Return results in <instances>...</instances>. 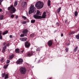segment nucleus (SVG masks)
I'll use <instances>...</instances> for the list:
<instances>
[{"label": "nucleus", "instance_id": "obj_1", "mask_svg": "<svg viewBox=\"0 0 79 79\" xmlns=\"http://www.w3.org/2000/svg\"><path fill=\"white\" fill-rule=\"evenodd\" d=\"M35 6L39 10L42 9L44 7V3L40 1H38L35 4Z\"/></svg>", "mask_w": 79, "mask_h": 79}, {"label": "nucleus", "instance_id": "obj_2", "mask_svg": "<svg viewBox=\"0 0 79 79\" xmlns=\"http://www.w3.org/2000/svg\"><path fill=\"white\" fill-rule=\"evenodd\" d=\"M10 9L11 10L10 11L11 14H13V13H15V12L16 11V10L15 9V7H13V5H12L10 7L8 8V10H10Z\"/></svg>", "mask_w": 79, "mask_h": 79}, {"label": "nucleus", "instance_id": "obj_3", "mask_svg": "<svg viewBox=\"0 0 79 79\" xmlns=\"http://www.w3.org/2000/svg\"><path fill=\"white\" fill-rule=\"evenodd\" d=\"M35 10V7H34V5H32L30 7V10L29 11L28 13L29 14H31Z\"/></svg>", "mask_w": 79, "mask_h": 79}, {"label": "nucleus", "instance_id": "obj_4", "mask_svg": "<svg viewBox=\"0 0 79 79\" xmlns=\"http://www.w3.org/2000/svg\"><path fill=\"white\" fill-rule=\"evenodd\" d=\"M20 71L22 74H25L26 73V69L24 67H22L20 68Z\"/></svg>", "mask_w": 79, "mask_h": 79}, {"label": "nucleus", "instance_id": "obj_5", "mask_svg": "<svg viewBox=\"0 0 79 79\" xmlns=\"http://www.w3.org/2000/svg\"><path fill=\"white\" fill-rule=\"evenodd\" d=\"M23 60L22 59H18L16 62V63L18 64H23Z\"/></svg>", "mask_w": 79, "mask_h": 79}, {"label": "nucleus", "instance_id": "obj_6", "mask_svg": "<svg viewBox=\"0 0 79 79\" xmlns=\"http://www.w3.org/2000/svg\"><path fill=\"white\" fill-rule=\"evenodd\" d=\"M31 45V43H30L29 42L27 41L25 43V46L26 48H29V47H30Z\"/></svg>", "mask_w": 79, "mask_h": 79}, {"label": "nucleus", "instance_id": "obj_7", "mask_svg": "<svg viewBox=\"0 0 79 79\" xmlns=\"http://www.w3.org/2000/svg\"><path fill=\"white\" fill-rule=\"evenodd\" d=\"M27 2H25L24 1H23L21 3L22 6V7H23V8H24V7H26V6H27Z\"/></svg>", "mask_w": 79, "mask_h": 79}, {"label": "nucleus", "instance_id": "obj_8", "mask_svg": "<svg viewBox=\"0 0 79 79\" xmlns=\"http://www.w3.org/2000/svg\"><path fill=\"white\" fill-rule=\"evenodd\" d=\"M33 16L35 19H40L41 18V16H39L37 14L34 15Z\"/></svg>", "mask_w": 79, "mask_h": 79}, {"label": "nucleus", "instance_id": "obj_9", "mask_svg": "<svg viewBox=\"0 0 79 79\" xmlns=\"http://www.w3.org/2000/svg\"><path fill=\"white\" fill-rule=\"evenodd\" d=\"M53 43V42L52 40H49L48 42V44L49 46H52V44Z\"/></svg>", "mask_w": 79, "mask_h": 79}, {"label": "nucleus", "instance_id": "obj_10", "mask_svg": "<svg viewBox=\"0 0 79 79\" xmlns=\"http://www.w3.org/2000/svg\"><path fill=\"white\" fill-rule=\"evenodd\" d=\"M27 38L26 37H24V38H21L19 39L22 42L26 41V40H27Z\"/></svg>", "mask_w": 79, "mask_h": 79}, {"label": "nucleus", "instance_id": "obj_11", "mask_svg": "<svg viewBox=\"0 0 79 79\" xmlns=\"http://www.w3.org/2000/svg\"><path fill=\"white\" fill-rule=\"evenodd\" d=\"M46 12H44L42 16H41V18L40 19H42V18H46Z\"/></svg>", "mask_w": 79, "mask_h": 79}, {"label": "nucleus", "instance_id": "obj_12", "mask_svg": "<svg viewBox=\"0 0 79 79\" xmlns=\"http://www.w3.org/2000/svg\"><path fill=\"white\" fill-rule=\"evenodd\" d=\"M28 32V30L27 29H25L22 31V33L23 34H27Z\"/></svg>", "mask_w": 79, "mask_h": 79}, {"label": "nucleus", "instance_id": "obj_13", "mask_svg": "<svg viewBox=\"0 0 79 79\" xmlns=\"http://www.w3.org/2000/svg\"><path fill=\"white\" fill-rule=\"evenodd\" d=\"M33 55V52H30L27 54V56H31Z\"/></svg>", "mask_w": 79, "mask_h": 79}, {"label": "nucleus", "instance_id": "obj_14", "mask_svg": "<svg viewBox=\"0 0 79 79\" xmlns=\"http://www.w3.org/2000/svg\"><path fill=\"white\" fill-rule=\"evenodd\" d=\"M14 57V55L12 54L11 55H10L9 56V60H11V59H13V58Z\"/></svg>", "mask_w": 79, "mask_h": 79}, {"label": "nucleus", "instance_id": "obj_15", "mask_svg": "<svg viewBox=\"0 0 79 79\" xmlns=\"http://www.w3.org/2000/svg\"><path fill=\"white\" fill-rule=\"evenodd\" d=\"M6 46H5L4 47H3V49L2 50V53H4L5 52V50H6Z\"/></svg>", "mask_w": 79, "mask_h": 79}, {"label": "nucleus", "instance_id": "obj_16", "mask_svg": "<svg viewBox=\"0 0 79 79\" xmlns=\"http://www.w3.org/2000/svg\"><path fill=\"white\" fill-rule=\"evenodd\" d=\"M40 12L39 11V10H38L37 11L36 14L37 15H40Z\"/></svg>", "mask_w": 79, "mask_h": 79}, {"label": "nucleus", "instance_id": "obj_17", "mask_svg": "<svg viewBox=\"0 0 79 79\" xmlns=\"http://www.w3.org/2000/svg\"><path fill=\"white\" fill-rule=\"evenodd\" d=\"M15 53H19V49H15Z\"/></svg>", "mask_w": 79, "mask_h": 79}, {"label": "nucleus", "instance_id": "obj_18", "mask_svg": "<svg viewBox=\"0 0 79 79\" xmlns=\"http://www.w3.org/2000/svg\"><path fill=\"white\" fill-rule=\"evenodd\" d=\"M8 78V74H7L5 75L4 77V79H6Z\"/></svg>", "mask_w": 79, "mask_h": 79}, {"label": "nucleus", "instance_id": "obj_19", "mask_svg": "<svg viewBox=\"0 0 79 79\" xmlns=\"http://www.w3.org/2000/svg\"><path fill=\"white\" fill-rule=\"evenodd\" d=\"M48 6H50L51 4H50V0H48Z\"/></svg>", "mask_w": 79, "mask_h": 79}, {"label": "nucleus", "instance_id": "obj_20", "mask_svg": "<svg viewBox=\"0 0 79 79\" xmlns=\"http://www.w3.org/2000/svg\"><path fill=\"white\" fill-rule=\"evenodd\" d=\"M8 32V31H6L3 33L2 35H5V34H7Z\"/></svg>", "mask_w": 79, "mask_h": 79}, {"label": "nucleus", "instance_id": "obj_21", "mask_svg": "<svg viewBox=\"0 0 79 79\" xmlns=\"http://www.w3.org/2000/svg\"><path fill=\"white\" fill-rule=\"evenodd\" d=\"M61 7H59L58 9L57 10V13H60V11H61Z\"/></svg>", "mask_w": 79, "mask_h": 79}, {"label": "nucleus", "instance_id": "obj_22", "mask_svg": "<svg viewBox=\"0 0 79 79\" xmlns=\"http://www.w3.org/2000/svg\"><path fill=\"white\" fill-rule=\"evenodd\" d=\"M17 5H18V2L15 1L14 2V6H17Z\"/></svg>", "mask_w": 79, "mask_h": 79}, {"label": "nucleus", "instance_id": "obj_23", "mask_svg": "<svg viewBox=\"0 0 79 79\" xmlns=\"http://www.w3.org/2000/svg\"><path fill=\"white\" fill-rule=\"evenodd\" d=\"M78 14V12H77V11H76L75 12L74 15H75V16H77Z\"/></svg>", "mask_w": 79, "mask_h": 79}, {"label": "nucleus", "instance_id": "obj_24", "mask_svg": "<svg viewBox=\"0 0 79 79\" xmlns=\"http://www.w3.org/2000/svg\"><path fill=\"white\" fill-rule=\"evenodd\" d=\"M8 64L4 65V69H6L7 67H8Z\"/></svg>", "mask_w": 79, "mask_h": 79}, {"label": "nucleus", "instance_id": "obj_25", "mask_svg": "<svg viewBox=\"0 0 79 79\" xmlns=\"http://www.w3.org/2000/svg\"><path fill=\"white\" fill-rule=\"evenodd\" d=\"M35 20L32 19L31 20V23H35Z\"/></svg>", "mask_w": 79, "mask_h": 79}, {"label": "nucleus", "instance_id": "obj_26", "mask_svg": "<svg viewBox=\"0 0 79 79\" xmlns=\"http://www.w3.org/2000/svg\"><path fill=\"white\" fill-rule=\"evenodd\" d=\"M22 23L23 24H26L27 23V21H24L22 22Z\"/></svg>", "mask_w": 79, "mask_h": 79}, {"label": "nucleus", "instance_id": "obj_27", "mask_svg": "<svg viewBox=\"0 0 79 79\" xmlns=\"http://www.w3.org/2000/svg\"><path fill=\"white\" fill-rule=\"evenodd\" d=\"M3 15H1L0 17V19L1 20H2V19H3Z\"/></svg>", "mask_w": 79, "mask_h": 79}, {"label": "nucleus", "instance_id": "obj_28", "mask_svg": "<svg viewBox=\"0 0 79 79\" xmlns=\"http://www.w3.org/2000/svg\"><path fill=\"white\" fill-rule=\"evenodd\" d=\"M76 38L77 39H79V34L76 36Z\"/></svg>", "mask_w": 79, "mask_h": 79}, {"label": "nucleus", "instance_id": "obj_29", "mask_svg": "<svg viewBox=\"0 0 79 79\" xmlns=\"http://www.w3.org/2000/svg\"><path fill=\"white\" fill-rule=\"evenodd\" d=\"M77 48H78L77 46L74 49V52H76L77 50Z\"/></svg>", "mask_w": 79, "mask_h": 79}, {"label": "nucleus", "instance_id": "obj_30", "mask_svg": "<svg viewBox=\"0 0 79 79\" xmlns=\"http://www.w3.org/2000/svg\"><path fill=\"white\" fill-rule=\"evenodd\" d=\"M5 75H6V74H5V73H2V77H5Z\"/></svg>", "mask_w": 79, "mask_h": 79}, {"label": "nucleus", "instance_id": "obj_31", "mask_svg": "<svg viewBox=\"0 0 79 79\" xmlns=\"http://www.w3.org/2000/svg\"><path fill=\"white\" fill-rule=\"evenodd\" d=\"M75 33V32L74 31H72L69 34V35H71V34H74Z\"/></svg>", "mask_w": 79, "mask_h": 79}, {"label": "nucleus", "instance_id": "obj_32", "mask_svg": "<svg viewBox=\"0 0 79 79\" xmlns=\"http://www.w3.org/2000/svg\"><path fill=\"white\" fill-rule=\"evenodd\" d=\"M68 50H69V49L68 48H66L65 49V50L66 52H68Z\"/></svg>", "mask_w": 79, "mask_h": 79}, {"label": "nucleus", "instance_id": "obj_33", "mask_svg": "<svg viewBox=\"0 0 79 79\" xmlns=\"http://www.w3.org/2000/svg\"><path fill=\"white\" fill-rule=\"evenodd\" d=\"M20 36L21 37H24V34H21L20 35Z\"/></svg>", "mask_w": 79, "mask_h": 79}, {"label": "nucleus", "instance_id": "obj_34", "mask_svg": "<svg viewBox=\"0 0 79 79\" xmlns=\"http://www.w3.org/2000/svg\"><path fill=\"white\" fill-rule=\"evenodd\" d=\"M22 18H23V19H27V18L24 16H22Z\"/></svg>", "mask_w": 79, "mask_h": 79}, {"label": "nucleus", "instance_id": "obj_35", "mask_svg": "<svg viewBox=\"0 0 79 79\" xmlns=\"http://www.w3.org/2000/svg\"><path fill=\"white\" fill-rule=\"evenodd\" d=\"M10 62V61L9 60H7L6 61V63L7 64H8V63H9Z\"/></svg>", "mask_w": 79, "mask_h": 79}, {"label": "nucleus", "instance_id": "obj_36", "mask_svg": "<svg viewBox=\"0 0 79 79\" xmlns=\"http://www.w3.org/2000/svg\"><path fill=\"white\" fill-rule=\"evenodd\" d=\"M34 35V34H32L30 35V37H33Z\"/></svg>", "mask_w": 79, "mask_h": 79}, {"label": "nucleus", "instance_id": "obj_37", "mask_svg": "<svg viewBox=\"0 0 79 79\" xmlns=\"http://www.w3.org/2000/svg\"><path fill=\"white\" fill-rule=\"evenodd\" d=\"M14 17H15V15H12L10 16L11 18H14Z\"/></svg>", "mask_w": 79, "mask_h": 79}, {"label": "nucleus", "instance_id": "obj_38", "mask_svg": "<svg viewBox=\"0 0 79 79\" xmlns=\"http://www.w3.org/2000/svg\"><path fill=\"white\" fill-rule=\"evenodd\" d=\"M40 48H38L37 49V51H40Z\"/></svg>", "mask_w": 79, "mask_h": 79}, {"label": "nucleus", "instance_id": "obj_39", "mask_svg": "<svg viewBox=\"0 0 79 79\" xmlns=\"http://www.w3.org/2000/svg\"><path fill=\"white\" fill-rule=\"evenodd\" d=\"M2 38H3L2 37V35H0V39H1V40H2Z\"/></svg>", "mask_w": 79, "mask_h": 79}, {"label": "nucleus", "instance_id": "obj_40", "mask_svg": "<svg viewBox=\"0 0 79 79\" xmlns=\"http://www.w3.org/2000/svg\"><path fill=\"white\" fill-rule=\"evenodd\" d=\"M3 58H1L0 60L2 62V61H3Z\"/></svg>", "mask_w": 79, "mask_h": 79}, {"label": "nucleus", "instance_id": "obj_41", "mask_svg": "<svg viewBox=\"0 0 79 79\" xmlns=\"http://www.w3.org/2000/svg\"><path fill=\"white\" fill-rule=\"evenodd\" d=\"M15 19H18V15H16V16H15Z\"/></svg>", "mask_w": 79, "mask_h": 79}, {"label": "nucleus", "instance_id": "obj_42", "mask_svg": "<svg viewBox=\"0 0 79 79\" xmlns=\"http://www.w3.org/2000/svg\"><path fill=\"white\" fill-rule=\"evenodd\" d=\"M24 50H22L21 52V53H23V52H24Z\"/></svg>", "mask_w": 79, "mask_h": 79}, {"label": "nucleus", "instance_id": "obj_43", "mask_svg": "<svg viewBox=\"0 0 79 79\" xmlns=\"http://www.w3.org/2000/svg\"><path fill=\"white\" fill-rule=\"evenodd\" d=\"M2 34V32L1 31H0V35H1Z\"/></svg>", "mask_w": 79, "mask_h": 79}, {"label": "nucleus", "instance_id": "obj_44", "mask_svg": "<svg viewBox=\"0 0 79 79\" xmlns=\"http://www.w3.org/2000/svg\"><path fill=\"white\" fill-rule=\"evenodd\" d=\"M56 24L57 25V26H59V23L57 22V23H56Z\"/></svg>", "mask_w": 79, "mask_h": 79}, {"label": "nucleus", "instance_id": "obj_45", "mask_svg": "<svg viewBox=\"0 0 79 79\" xmlns=\"http://www.w3.org/2000/svg\"><path fill=\"white\" fill-rule=\"evenodd\" d=\"M3 0H0V2L1 3H2V2H3Z\"/></svg>", "mask_w": 79, "mask_h": 79}, {"label": "nucleus", "instance_id": "obj_46", "mask_svg": "<svg viewBox=\"0 0 79 79\" xmlns=\"http://www.w3.org/2000/svg\"><path fill=\"white\" fill-rule=\"evenodd\" d=\"M61 37H63V33H62L61 34Z\"/></svg>", "mask_w": 79, "mask_h": 79}, {"label": "nucleus", "instance_id": "obj_47", "mask_svg": "<svg viewBox=\"0 0 79 79\" xmlns=\"http://www.w3.org/2000/svg\"><path fill=\"white\" fill-rule=\"evenodd\" d=\"M70 45V43H68L67 44V46H68V45Z\"/></svg>", "mask_w": 79, "mask_h": 79}, {"label": "nucleus", "instance_id": "obj_48", "mask_svg": "<svg viewBox=\"0 0 79 79\" xmlns=\"http://www.w3.org/2000/svg\"><path fill=\"white\" fill-rule=\"evenodd\" d=\"M10 38H12V35H10Z\"/></svg>", "mask_w": 79, "mask_h": 79}, {"label": "nucleus", "instance_id": "obj_49", "mask_svg": "<svg viewBox=\"0 0 79 79\" xmlns=\"http://www.w3.org/2000/svg\"><path fill=\"white\" fill-rule=\"evenodd\" d=\"M3 45H5V42H4V43H3Z\"/></svg>", "mask_w": 79, "mask_h": 79}, {"label": "nucleus", "instance_id": "obj_50", "mask_svg": "<svg viewBox=\"0 0 79 79\" xmlns=\"http://www.w3.org/2000/svg\"><path fill=\"white\" fill-rule=\"evenodd\" d=\"M2 9H0V12H1V11H2Z\"/></svg>", "mask_w": 79, "mask_h": 79}, {"label": "nucleus", "instance_id": "obj_51", "mask_svg": "<svg viewBox=\"0 0 79 79\" xmlns=\"http://www.w3.org/2000/svg\"><path fill=\"white\" fill-rule=\"evenodd\" d=\"M7 47H8V46H9V44H7Z\"/></svg>", "mask_w": 79, "mask_h": 79}, {"label": "nucleus", "instance_id": "obj_52", "mask_svg": "<svg viewBox=\"0 0 79 79\" xmlns=\"http://www.w3.org/2000/svg\"><path fill=\"white\" fill-rule=\"evenodd\" d=\"M2 5V2H0V5Z\"/></svg>", "mask_w": 79, "mask_h": 79}, {"label": "nucleus", "instance_id": "obj_53", "mask_svg": "<svg viewBox=\"0 0 79 79\" xmlns=\"http://www.w3.org/2000/svg\"><path fill=\"white\" fill-rule=\"evenodd\" d=\"M25 36H27V34H25Z\"/></svg>", "mask_w": 79, "mask_h": 79}, {"label": "nucleus", "instance_id": "obj_54", "mask_svg": "<svg viewBox=\"0 0 79 79\" xmlns=\"http://www.w3.org/2000/svg\"><path fill=\"white\" fill-rule=\"evenodd\" d=\"M6 13H8V12L6 11Z\"/></svg>", "mask_w": 79, "mask_h": 79}, {"label": "nucleus", "instance_id": "obj_55", "mask_svg": "<svg viewBox=\"0 0 79 79\" xmlns=\"http://www.w3.org/2000/svg\"><path fill=\"white\" fill-rule=\"evenodd\" d=\"M9 16H11V15L9 14Z\"/></svg>", "mask_w": 79, "mask_h": 79}, {"label": "nucleus", "instance_id": "obj_56", "mask_svg": "<svg viewBox=\"0 0 79 79\" xmlns=\"http://www.w3.org/2000/svg\"><path fill=\"white\" fill-rule=\"evenodd\" d=\"M66 21H67V20H65V22H66Z\"/></svg>", "mask_w": 79, "mask_h": 79}, {"label": "nucleus", "instance_id": "obj_57", "mask_svg": "<svg viewBox=\"0 0 79 79\" xmlns=\"http://www.w3.org/2000/svg\"><path fill=\"white\" fill-rule=\"evenodd\" d=\"M1 26V24L0 23V26Z\"/></svg>", "mask_w": 79, "mask_h": 79}, {"label": "nucleus", "instance_id": "obj_58", "mask_svg": "<svg viewBox=\"0 0 79 79\" xmlns=\"http://www.w3.org/2000/svg\"><path fill=\"white\" fill-rule=\"evenodd\" d=\"M1 49L0 48V50H1Z\"/></svg>", "mask_w": 79, "mask_h": 79}]
</instances>
